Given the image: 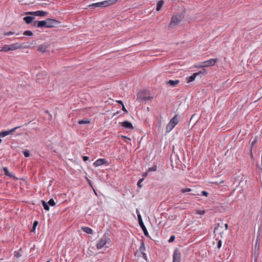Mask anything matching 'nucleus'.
I'll list each match as a JSON object with an SVG mask.
<instances>
[{
	"label": "nucleus",
	"mask_w": 262,
	"mask_h": 262,
	"mask_svg": "<svg viewBox=\"0 0 262 262\" xmlns=\"http://www.w3.org/2000/svg\"><path fill=\"white\" fill-rule=\"evenodd\" d=\"M110 234L111 231L107 230L101 238L97 241L96 245L97 250H100L104 247L105 248L109 247V246H107V245H110L111 243V240L110 238Z\"/></svg>",
	"instance_id": "obj_1"
},
{
	"label": "nucleus",
	"mask_w": 262,
	"mask_h": 262,
	"mask_svg": "<svg viewBox=\"0 0 262 262\" xmlns=\"http://www.w3.org/2000/svg\"><path fill=\"white\" fill-rule=\"evenodd\" d=\"M179 116L174 115L169 121L166 126V133H169L179 122Z\"/></svg>",
	"instance_id": "obj_2"
},
{
	"label": "nucleus",
	"mask_w": 262,
	"mask_h": 262,
	"mask_svg": "<svg viewBox=\"0 0 262 262\" xmlns=\"http://www.w3.org/2000/svg\"><path fill=\"white\" fill-rule=\"evenodd\" d=\"M183 18V16L182 14H177L173 15L171 18L170 23L169 25V27L174 28L181 21Z\"/></svg>",
	"instance_id": "obj_3"
},
{
	"label": "nucleus",
	"mask_w": 262,
	"mask_h": 262,
	"mask_svg": "<svg viewBox=\"0 0 262 262\" xmlns=\"http://www.w3.org/2000/svg\"><path fill=\"white\" fill-rule=\"evenodd\" d=\"M137 217H138V220L139 224L141 228L143 230L145 236H146L147 237H149V234H148L147 229H146L145 226L144 224V223L142 221L141 215L140 214V213L139 212H138L137 210Z\"/></svg>",
	"instance_id": "obj_4"
},
{
	"label": "nucleus",
	"mask_w": 262,
	"mask_h": 262,
	"mask_svg": "<svg viewBox=\"0 0 262 262\" xmlns=\"http://www.w3.org/2000/svg\"><path fill=\"white\" fill-rule=\"evenodd\" d=\"M217 61V58H211L208 60L202 62V67H204V68L212 67L214 66L215 63Z\"/></svg>",
	"instance_id": "obj_5"
},
{
	"label": "nucleus",
	"mask_w": 262,
	"mask_h": 262,
	"mask_svg": "<svg viewBox=\"0 0 262 262\" xmlns=\"http://www.w3.org/2000/svg\"><path fill=\"white\" fill-rule=\"evenodd\" d=\"M181 253L180 250L176 248L172 255V262H181Z\"/></svg>",
	"instance_id": "obj_6"
},
{
	"label": "nucleus",
	"mask_w": 262,
	"mask_h": 262,
	"mask_svg": "<svg viewBox=\"0 0 262 262\" xmlns=\"http://www.w3.org/2000/svg\"><path fill=\"white\" fill-rule=\"evenodd\" d=\"M46 20L47 24V28H51L57 27L58 25L60 24V21L56 19L48 18Z\"/></svg>",
	"instance_id": "obj_7"
},
{
	"label": "nucleus",
	"mask_w": 262,
	"mask_h": 262,
	"mask_svg": "<svg viewBox=\"0 0 262 262\" xmlns=\"http://www.w3.org/2000/svg\"><path fill=\"white\" fill-rule=\"evenodd\" d=\"M205 74H206V70L205 69H203L199 72L194 73L192 75H191L190 76H189L186 78L187 82L188 83L192 82L195 80V79L197 76H198L200 74L204 75Z\"/></svg>",
	"instance_id": "obj_8"
},
{
	"label": "nucleus",
	"mask_w": 262,
	"mask_h": 262,
	"mask_svg": "<svg viewBox=\"0 0 262 262\" xmlns=\"http://www.w3.org/2000/svg\"><path fill=\"white\" fill-rule=\"evenodd\" d=\"M19 127L20 126H17L8 130L2 131L0 132V136L2 137H5L9 135H12L17 128Z\"/></svg>",
	"instance_id": "obj_9"
},
{
	"label": "nucleus",
	"mask_w": 262,
	"mask_h": 262,
	"mask_svg": "<svg viewBox=\"0 0 262 262\" xmlns=\"http://www.w3.org/2000/svg\"><path fill=\"white\" fill-rule=\"evenodd\" d=\"M33 25L34 26H36L39 28L43 27L47 28V20L41 21H34L33 22Z\"/></svg>",
	"instance_id": "obj_10"
},
{
	"label": "nucleus",
	"mask_w": 262,
	"mask_h": 262,
	"mask_svg": "<svg viewBox=\"0 0 262 262\" xmlns=\"http://www.w3.org/2000/svg\"><path fill=\"white\" fill-rule=\"evenodd\" d=\"M104 164L108 165L107 161L105 159L100 158L97 159L94 163L93 165L95 167H98Z\"/></svg>",
	"instance_id": "obj_11"
},
{
	"label": "nucleus",
	"mask_w": 262,
	"mask_h": 262,
	"mask_svg": "<svg viewBox=\"0 0 262 262\" xmlns=\"http://www.w3.org/2000/svg\"><path fill=\"white\" fill-rule=\"evenodd\" d=\"M50 45L47 42H45L39 46L38 50L41 52H46L49 48Z\"/></svg>",
	"instance_id": "obj_12"
},
{
	"label": "nucleus",
	"mask_w": 262,
	"mask_h": 262,
	"mask_svg": "<svg viewBox=\"0 0 262 262\" xmlns=\"http://www.w3.org/2000/svg\"><path fill=\"white\" fill-rule=\"evenodd\" d=\"M121 125L124 128L126 129H133L134 128L132 123L128 121L122 122Z\"/></svg>",
	"instance_id": "obj_13"
},
{
	"label": "nucleus",
	"mask_w": 262,
	"mask_h": 262,
	"mask_svg": "<svg viewBox=\"0 0 262 262\" xmlns=\"http://www.w3.org/2000/svg\"><path fill=\"white\" fill-rule=\"evenodd\" d=\"M223 228V226H220V223H218L214 229V233H218L221 236L223 234V231H221V229Z\"/></svg>",
	"instance_id": "obj_14"
},
{
	"label": "nucleus",
	"mask_w": 262,
	"mask_h": 262,
	"mask_svg": "<svg viewBox=\"0 0 262 262\" xmlns=\"http://www.w3.org/2000/svg\"><path fill=\"white\" fill-rule=\"evenodd\" d=\"M10 51H14L22 48V46L18 43H13L9 45Z\"/></svg>",
	"instance_id": "obj_15"
},
{
	"label": "nucleus",
	"mask_w": 262,
	"mask_h": 262,
	"mask_svg": "<svg viewBox=\"0 0 262 262\" xmlns=\"http://www.w3.org/2000/svg\"><path fill=\"white\" fill-rule=\"evenodd\" d=\"M48 14L47 12L42 10H38L34 11V15L37 16H44Z\"/></svg>",
	"instance_id": "obj_16"
},
{
	"label": "nucleus",
	"mask_w": 262,
	"mask_h": 262,
	"mask_svg": "<svg viewBox=\"0 0 262 262\" xmlns=\"http://www.w3.org/2000/svg\"><path fill=\"white\" fill-rule=\"evenodd\" d=\"M34 19V17L31 16H27L24 18V20L26 22L27 24H30L32 22L33 20Z\"/></svg>",
	"instance_id": "obj_17"
},
{
	"label": "nucleus",
	"mask_w": 262,
	"mask_h": 262,
	"mask_svg": "<svg viewBox=\"0 0 262 262\" xmlns=\"http://www.w3.org/2000/svg\"><path fill=\"white\" fill-rule=\"evenodd\" d=\"M81 229L83 231L88 234H92L93 233V230L88 227H81Z\"/></svg>",
	"instance_id": "obj_18"
},
{
	"label": "nucleus",
	"mask_w": 262,
	"mask_h": 262,
	"mask_svg": "<svg viewBox=\"0 0 262 262\" xmlns=\"http://www.w3.org/2000/svg\"><path fill=\"white\" fill-rule=\"evenodd\" d=\"M180 82V81L179 80H169L168 81L166 82V83L167 84H169L171 86H174L178 84Z\"/></svg>",
	"instance_id": "obj_19"
},
{
	"label": "nucleus",
	"mask_w": 262,
	"mask_h": 262,
	"mask_svg": "<svg viewBox=\"0 0 262 262\" xmlns=\"http://www.w3.org/2000/svg\"><path fill=\"white\" fill-rule=\"evenodd\" d=\"M3 170L4 171L5 174L6 176H8L10 178H13L14 177V174L12 173H10L9 172V170H8L7 167H3Z\"/></svg>",
	"instance_id": "obj_20"
},
{
	"label": "nucleus",
	"mask_w": 262,
	"mask_h": 262,
	"mask_svg": "<svg viewBox=\"0 0 262 262\" xmlns=\"http://www.w3.org/2000/svg\"><path fill=\"white\" fill-rule=\"evenodd\" d=\"M164 4V2L163 0H161V1H159L157 4V8H156L157 11H159L160 10H161Z\"/></svg>",
	"instance_id": "obj_21"
},
{
	"label": "nucleus",
	"mask_w": 262,
	"mask_h": 262,
	"mask_svg": "<svg viewBox=\"0 0 262 262\" xmlns=\"http://www.w3.org/2000/svg\"><path fill=\"white\" fill-rule=\"evenodd\" d=\"M41 202L42 203L44 209L47 211H49L50 210V207L48 203L43 200L41 201Z\"/></svg>",
	"instance_id": "obj_22"
},
{
	"label": "nucleus",
	"mask_w": 262,
	"mask_h": 262,
	"mask_svg": "<svg viewBox=\"0 0 262 262\" xmlns=\"http://www.w3.org/2000/svg\"><path fill=\"white\" fill-rule=\"evenodd\" d=\"M90 7L92 8H95V7H103V4L101 2L96 3H93L89 6Z\"/></svg>",
	"instance_id": "obj_23"
},
{
	"label": "nucleus",
	"mask_w": 262,
	"mask_h": 262,
	"mask_svg": "<svg viewBox=\"0 0 262 262\" xmlns=\"http://www.w3.org/2000/svg\"><path fill=\"white\" fill-rule=\"evenodd\" d=\"M78 123L79 124H90L91 122V121L90 119H86V120H79L78 121Z\"/></svg>",
	"instance_id": "obj_24"
},
{
	"label": "nucleus",
	"mask_w": 262,
	"mask_h": 262,
	"mask_svg": "<svg viewBox=\"0 0 262 262\" xmlns=\"http://www.w3.org/2000/svg\"><path fill=\"white\" fill-rule=\"evenodd\" d=\"M139 250H140V251L141 253L144 252V251H145V245H144V242L143 241H142V242H141V245L139 248Z\"/></svg>",
	"instance_id": "obj_25"
},
{
	"label": "nucleus",
	"mask_w": 262,
	"mask_h": 262,
	"mask_svg": "<svg viewBox=\"0 0 262 262\" xmlns=\"http://www.w3.org/2000/svg\"><path fill=\"white\" fill-rule=\"evenodd\" d=\"M10 51V48L9 45H5L1 50L2 52H7Z\"/></svg>",
	"instance_id": "obj_26"
},
{
	"label": "nucleus",
	"mask_w": 262,
	"mask_h": 262,
	"mask_svg": "<svg viewBox=\"0 0 262 262\" xmlns=\"http://www.w3.org/2000/svg\"><path fill=\"white\" fill-rule=\"evenodd\" d=\"M259 241H260L259 238L257 237L256 239V242H255V250H256L257 251H258V250H259Z\"/></svg>",
	"instance_id": "obj_27"
},
{
	"label": "nucleus",
	"mask_w": 262,
	"mask_h": 262,
	"mask_svg": "<svg viewBox=\"0 0 262 262\" xmlns=\"http://www.w3.org/2000/svg\"><path fill=\"white\" fill-rule=\"evenodd\" d=\"M38 224V222L37 221H35L33 223V227H32V228L31 229V232H34L35 231V229H36V226H37V225Z\"/></svg>",
	"instance_id": "obj_28"
},
{
	"label": "nucleus",
	"mask_w": 262,
	"mask_h": 262,
	"mask_svg": "<svg viewBox=\"0 0 262 262\" xmlns=\"http://www.w3.org/2000/svg\"><path fill=\"white\" fill-rule=\"evenodd\" d=\"M49 206H54L56 205V203L54 200L53 199H50V200L47 202Z\"/></svg>",
	"instance_id": "obj_29"
},
{
	"label": "nucleus",
	"mask_w": 262,
	"mask_h": 262,
	"mask_svg": "<svg viewBox=\"0 0 262 262\" xmlns=\"http://www.w3.org/2000/svg\"><path fill=\"white\" fill-rule=\"evenodd\" d=\"M23 34L26 36H32L33 35V33L31 31L26 30L24 32Z\"/></svg>",
	"instance_id": "obj_30"
},
{
	"label": "nucleus",
	"mask_w": 262,
	"mask_h": 262,
	"mask_svg": "<svg viewBox=\"0 0 262 262\" xmlns=\"http://www.w3.org/2000/svg\"><path fill=\"white\" fill-rule=\"evenodd\" d=\"M157 166L156 165H154L151 167H149L147 171H155L157 170Z\"/></svg>",
	"instance_id": "obj_31"
},
{
	"label": "nucleus",
	"mask_w": 262,
	"mask_h": 262,
	"mask_svg": "<svg viewBox=\"0 0 262 262\" xmlns=\"http://www.w3.org/2000/svg\"><path fill=\"white\" fill-rule=\"evenodd\" d=\"M23 154L25 157H29L30 156V151L28 149L23 151Z\"/></svg>",
	"instance_id": "obj_32"
},
{
	"label": "nucleus",
	"mask_w": 262,
	"mask_h": 262,
	"mask_svg": "<svg viewBox=\"0 0 262 262\" xmlns=\"http://www.w3.org/2000/svg\"><path fill=\"white\" fill-rule=\"evenodd\" d=\"M143 180H144V179L142 178V179H140L138 181V182L137 183V186H138V187L141 188L142 187V185L141 184V183L143 181Z\"/></svg>",
	"instance_id": "obj_33"
},
{
	"label": "nucleus",
	"mask_w": 262,
	"mask_h": 262,
	"mask_svg": "<svg viewBox=\"0 0 262 262\" xmlns=\"http://www.w3.org/2000/svg\"><path fill=\"white\" fill-rule=\"evenodd\" d=\"M191 191V189L190 188H183L181 189V191L182 193H186L187 192H190Z\"/></svg>",
	"instance_id": "obj_34"
},
{
	"label": "nucleus",
	"mask_w": 262,
	"mask_h": 262,
	"mask_svg": "<svg viewBox=\"0 0 262 262\" xmlns=\"http://www.w3.org/2000/svg\"><path fill=\"white\" fill-rule=\"evenodd\" d=\"M196 213L200 215H203L205 213L204 210H196Z\"/></svg>",
	"instance_id": "obj_35"
},
{
	"label": "nucleus",
	"mask_w": 262,
	"mask_h": 262,
	"mask_svg": "<svg viewBox=\"0 0 262 262\" xmlns=\"http://www.w3.org/2000/svg\"><path fill=\"white\" fill-rule=\"evenodd\" d=\"M256 142H257V139H256V138H255L253 140V141L251 142L250 148L252 149L253 147L256 143Z\"/></svg>",
	"instance_id": "obj_36"
},
{
	"label": "nucleus",
	"mask_w": 262,
	"mask_h": 262,
	"mask_svg": "<svg viewBox=\"0 0 262 262\" xmlns=\"http://www.w3.org/2000/svg\"><path fill=\"white\" fill-rule=\"evenodd\" d=\"M14 256L16 258H19L21 256V254L19 252L15 251L14 252Z\"/></svg>",
	"instance_id": "obj_37"
},
{
	"label": "nucleus",
	"mask_w": 262,
	"mask_h": 262,
	"mask_svg": "<svg viewBox=\"0 0 262 262\" xmlns=\"http://www.w3.org/2000/svg\"><path fill=\"white\" fill-rule=\"evenodd\" d=\"M117 0H107L108 5L114 4L117 2Z\"/></svg>",
	"instance_id": "obj_38"
},
{
	"label": "nucleus",
	"mask_w": 262,
	"mask_h": 262,
	"mask_svg": "<svg viewBox=\"0 0 262 262\" xmlns=\"http://www.w3.org/2000/svg\"><path fill=\"white\" fill-rule=\"evenodd\" d=\"M174 239H175V236L172 235L170 237L169 239H168V242L171 243V242H173L174 241Z\"/></svg>",
	"instance_id": "obj_39"
},
{
	"label": "nucleus",
	"mask_w": 262,
	"mask_h": 262,
	"mask_svg": "<svg viewBox=\"0 0 262 262\" xmlns=\"http://www.w3.org/2000/svg\"><path fill=\"white\" fill-rule=\"evenodd\" d=\"M141 254H142V257H143V258L145 261H147L148 259H147V256L145 252L141 253Z\"/></svg>",
	"instance_id": "obj_40"
},
{
	"label": "nucleus",
	"mask_w": 262,
	"mask_h": 262,
	"mask_svg": "<svg viewBox=\"0 0 262 262\" xmlns=\"http://www.w3.org/2000/svg\"><path fill=\"white\" fill-rule=\"evenodd\" d=\"M222 241L221 240H219L217 241V247L220 249L222 247Z\"/></svg>",
	"instance_id": "obj_41"
},
{
	"label": "nucleus",
	"mask_w": 262,
	"mask_h": 262,
	"mask_svg": "<svg viewBox=\"0 0 262 262\" xmlns=\"http://www.w3.org/2000/svg\"><path fill=\"white\" fill-rule=\"evenodd\" d=\"M14 34V32L9 31V32L5 33L4 34L5 36H9V35H13Z\"/></svg>",
	"instance_id": "obj_42"
},
{
	"label": "nucleus",
	"mask_w": 262,
	"mask_h": 262,
	"mask_svg": "<svg viewBox=\"0 0 262 262\" xmlns=\"http://www.w3.org/2000/svg\"><path fill=\"white\" fill-rule=\"evenodd\" d=\"M101 3H102V4H103V7H105L109 6L108 4L107 0L103 1V2H101Z\"/></svg>",
	"instance_id": "obj_43"
},
{
	"label": "nucleus",
	"mask_w": 262,
	"mask_h": 262,
	"mask_svg": "<svg viewBox=\"0 0 262 262\" xmlns=\"http://www.w3.org/2000/svg\"><path fill=\"white\" fill-rule=\"evenodd\" d=\"M201 194H202V195H204V196H208L209 193H208V192H207V191H202L201 192Z\"/></svg>",
	"instance_id": "obj_44"
},
{
	"label": "nucleus",
	"mask_w": 262,
	"mask_h": 262,
	"mask_svg": "<svg viewBox=\"0 0 262 262\" xmlns=\"http://www.w3.org/2000/svg\"><path fill=\"white\" fill-rule=\"evenodd\" d=\"M82 159H83V161L86 162L87 161L89 160V157L88 156H83L82 157Z\"/></svg>",
	"instance_id": "obj_45"
},
{
	"label": "nucleus",
	"mask_w": 262,
	"mask_h": 262,
	"mask_svg": "<svg viewBox=\"0 0 262 262\" xmlns=\"http://www.w3.org/2000/svg\"><path fill=\"white\" fill-rule=\"evenodd\" d=\"M26 14L30 15H34V12H31V11L26 12Z\"/></svg>",
	"instance_id": "obj_46"
},
{
	"label": "nucleus",
	"mask_w": 262,
	"mask_h": 262,
	"mask_svg": "<svg viewBox=\"0 0 262 262\" xmlns=\"http://www.w3.org/2000/svg\"><path fill=\"white\" fill-rule=\"evenodd\" d=\"M250 156L251 159H253V152H252V149H251V148H250Z\"/></svg>",
	"instance_id": "obj_47"
},
{
	"label": "nucleus",
	"mask_w": 262,
	"mask_h": 262,
	"mask_svg": "<svg viewBox=\"0 0 262 262\" xmlns=\"http://www.w3.org/2000/svg\"><path fill=\"white\" fill-rule=\"evenodd\" d=\"M195 67L198 68H204V67H202V62H201L200 64H198L197 66H195Z\"/></svg>",
	"instance_id": "obj_48"
},
{
	"label": "nucleus",
	"mask_w": 262,
	"mask_h": 262,
	"mask_svg": "<svg viewBox=\"0 0 262 262\" xmlns=\"http://www.w3.org/2000/svg\"><path fill=\"white\" fill-rule=\"evenodd\" d=\"M122 110L126 113H127L128 112L124 105H122Z\"/></svg>",
	"instance_id": "obj_49"
},
{
	"label": "nucleus",
	"mask_w": 262,
	"mask_h": 262,
	"mask_svg": "<svg viewBox=\"0 0 262 262\" xmlns=\"http://www.w3.org/2000/svg\"><path fill=\"white\" fill-rule=\"evenodd\" d=\"M117 103H118L119 104H121L122 106L123 105H124V104H123V101H121V100H117Z\"/></svg>",
	"instance_id": "obj_50"
},
{
	"label": "nucleus",
	"mask_w": 262,
	"mask_h": 262,
	"mask_svg": "<svg viewBox=\"0 0 262 262\" xmlns=\"http://www.w3.org/2000/svg\"><path fill=\"white\" fill-rule=\"evenodd\" d=\"M224 226H225V230H227L228 229V224L226 223V224H225Z\"/></svg>",
	"instance_id": "obj_51"
},
{
	"label": "nucleus",
	"mask_w": 262,
	"mask_h": 262,
	"mask_svg": "<svg viewBox=\"0 0 262 262\" xmlns=\"http://www.w3.org/2000/svg\"><path fill=\"white\" fill-rule=\"evenodd\" d=\"M148 171H147L146 172H145V173L143 174V176L144 177H146V176H147L148 175Z\"/></svg>",
	"instance_id": "obj_52"
},
{
	"label": "nucleus",
	"mask_w": 262,
	"mask_h": 262,
	"mask_svg": "<svg viewBox=\"0 0 262 262\" xmlns=\"http://www.w3.org/2000/svg\"><path fill=\"white\" fill-rule=\"evenodd\" d=\"M258 168L261 170L262 172V164H261V165L258 167Z\"/></svg>",
	"instance_id": "obj_53"
},
{
	"label": "nucleus",
	"mask_w": 262,
	"mask_h": 262,
	"mask_svg": "<svg viewBox=\"0 0 262 262\" xmlns=\"http://www.w3.org/2000/svg\"><path fill=\"white\" fill-rule=\"evenodd\" d=\"M148 98H149L148 97H145L143 98L142 99L144 100H147V99H148Z\"/></svg>",
	"instance_id": "obj_54"
},
{
	"label": "nucleus",
	"mask_w": 262,
	"mask_h": 262,
	"mask_svg": "<svg viewBox=\"0 0 262 262\" xmlns=\"http://www.w3.org/2000/svg\"><path fill=\"white\" fill-rule=\"evenodd\" d=\"M122 137H123V138H126V139H128V140H130V138H127L126 136H122Z\"/></svg>",
	"instance_id": "obj_55"
},
{
	"label": "nucleus",
	"mask_w": 262,
	"mask_h": 262,
	"mask_svg": "<svg viewBox=\"0 0 262 262\" xmlns=\"http://www.w3.org/2000/svg\"><path fill=\"white\" fill-rule=\"evenodd\" d=\"M46 262H50L49 260L47 261Z\"/></svg>",
	"instance_id": "obj_56"
}]
</instances>
